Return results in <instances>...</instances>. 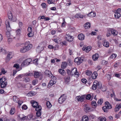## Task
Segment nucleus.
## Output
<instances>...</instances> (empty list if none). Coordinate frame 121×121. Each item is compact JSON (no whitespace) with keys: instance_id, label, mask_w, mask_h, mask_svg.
I'll use <instances>...</instances> for the list:
<instances>
[{"instance_id":"nucleus-1","label":"nucleus","mask_w":121,"mask_h":121,"mask_svg":"<svg viewBox=\"0 0 121 121\" xmlns=\"http://www.w3.org/2000/svg\"><path fill=\"white\" fill-rule=\"evenodd\" d=\"M5 23L7 30L6 33V36L8 39H11L12 38V36L10 35V33L11 29L9 24V22L8 20H7L5 21Z\"/></svg>"},{"instance_id":"nucleus-2","label":"nucleus","mask_w":121,"mask_h":121,"mask_svg":"<svg viewBox=\"0 0 121 121\" xmlns=\"http://www.w3.org/2000/svg\"><path fill=\"white\" fill-rule=\"evenodd\" d=\"M6 78L4 76L3 77L0 78V86L2 88H4L7 85V82L6 81Z\"/></svg>"},{"instance_id":"nucleus-3","label":"nucleus","mask_w":121,"mask_h":121,"mask_svg":"<svg viewBox=\"0 0 121 121\" xmlns=\"http://www.w3.org/2000/svg\"><path fill=\"white\" fill-rule=\"evenodd\" d=\"M105 106L103 107L102 109L104 112H107L108 111L109 109L112 108V106L108 102H105Z\"/></svg>"},{"instance_id":"nucleus-4","label":"nucleus","mask_w":121,"mask_h":121,"mask_svg":"<svg viewBox=\"0 0 121 121\" xmlns=\"http://www.w3.org/2000/svg\"><path fill=\"white\" fill-rule=\"evenodd\" d=\"M52 77L53 78H52V79L50 80L48 84V88L52 86L56 83V81L55 80H56V77L54 76H53Z\"/></svg>"},{"instance_id":"nucleus-5","label":"nucleus","mask_w":121,"mask_h":121,"mask_svg":"<svg viewBox=\"0 0 121 121\" xmlns=\"http://www.w3.org/2000/svg\"><path fill=\"white\" fill-rule=\"evenodd\" d=\"M14 55L13 53L12 52H9L7 55L5 61L6 62H8L10 59L13 57Z\"/></svg>"},{"instance_id":"nucleus-6","label":"nucleus","mask_w":121,"mask_h":121,"mask_svg":"<svg viewBox=\"0 0 121 121\" xmlns=\"http://www.w3.org/2000/svg\"><path fill=\"white\" fill-rule=\"evenodd\" d=\"M66 99V97L64 95H62L59 99H58V102L60 104H62L64 102Z\"/></svg>"},{"instance_id":"nucleus-7","label":"nucleus","mask_w":121,"mask_h":121,"mask_svg":"<svg viewBox=\"0 0 121 121\" xmlns=\"http://www.w3.org/2000/svg\"><path fill=\"white\" fill-rule=\"evenodd\" d=\"M40 107H39L38 108H36L35 109V110L36 111H37V112L36 113V116L38 117H39L41 115V110L42 108L41 106H39Z\"/></svg>"},{"instance_id":"nucleus-8","label":"nucleus","mask_w":121,"mask_h":121,"mask_svg":"<svg viewBox=\"0 0 121 121\" xmlns=\"http://www.w3.org/2000/svg\"><path fill=\"white\" fill-rule=\"evenodd\" d=\"M75 17L76 18H86V16L84 15L81 14V13H78L75 15Z\"/></svg>"},{"instance_id":"nucleus-9","label":"nucleus","mask_w":121,"mask_h":121,"mask_svg":"<svg viewBox=\"0 0 121 121\" xmlns=\"http://www.w3.org/2000/svg\"><path fill=\"white\" fill-rule=\"evenodd\" d=\"M31 59L29 58L26 59L23 62L22 65L25 66L28 65L31 61Z\"/></svg>"},{"instance_id":"nucleus-10","label":"nucleus","mask_w":121,"mask_h":121,"mask_svg":"<svg viewBox=\"0 0 121 121\" xmlns=\"http://www.w3.org/2000/svg\"><path fill=\"white\" fill-rule=\"evenodd\" d=\"M41 73L40 72L36 71H34V77L35 78H39L40 76H41Z\"/></svg>"},{"instance_id":"nucleus-11","label":"nucleus","mask_w":121,"mask_h":121,"mask_svg":"<svg viewBox=\"0 0 121 121\" xmlns=\"http://www.w3.org/2000/svg\"><path fill=\"white\" fill-rule=\"evenodd\" d=\"M102 40L103 42V46L106 47H108L109 46V43L105 39L103 38L102 39Z\"/></svg>"},{"instance_id":"nucleus-12","label":"nucleus","mask_w":121,"mask_h":121,"mask_svg":"<svg viewBox=\"0 0 121 121\" xmlns=\"http://www.w3.org/2000/svg\"><path fill=\"white\" fill-rule=\"evenodd\" d=\"M91 46H89L87 47L84 46L82 48L83 51H84L86 52H88L91 50Z\"/></svg>"},{"instance_id":"nucleus-13","label":"nucleus","mask_w":121,"mask_h":121,"mask_svg":"<svg viewBox=\"0 0 121 121\" xmlns=\"http://www.w3.org/2000/svg\"><path fill=\"white\" fill-rule=\"evenodd\" d=\"M108 30L109 31L111 32V34H112L114 36L117 35L118 34V32L117 30L112 29H110Z\"/></svg>"},{"instance_id":"nucleus-14","label":"nucleus","mask_w":121,"mask_h":121,"mask_svg":"<svg viewBox=\"0 0 121 121\" xmlns=\"http://www.w3.org/2000/svg\"><path fill=\"white\" fill-rule=\"evenodd\" d=\"M44 73L48 77L52 78V77L53 76V75L51 73V72L48 70H46L45 71Z\"/></svg>"},{"instance_id":"nucleus-15","label":"nucleus","mask_w":121,"mask_h":121,"mask_svg":"<svg viewBox=\"0 0 121 121\" xmlns=\"http://www.w3.org/2000/svg\"><path fill=\"white\" fill-rule=\"evenodd\" d=\"M72 36H71L69 34H66L65 35V37L67 40L69 42L73 40V38Z\"/></svg>"},{"instance_id":"nucleus-16","label":"nucleus","mask_w":121,"mask_h":121,"mask_svg":"<svg viewBox=\"0 0 121 121\" xmlns=\"http://www.w3.org/2000/svg\"><path fill=\"white\" fill-rule=\"evenodd\" d=\"M32 104L33 107L35 108V109L36 108H38L39 107H40L39 106H41L40 105H39L38 103L35 101H33Z\"/></svg>"},{"instance_id":"nucleus-17","label":"nucleus","mask_w":121,"mask_h":121,"mask_svg":"<svg viewBox=\"0 0 121 121\" xmlns=\"http://www.w3.org/2000/svg\"><path fill=\"white\" fill-rule=\"evenodd\" d=\"M44 49V48L43 47H40L39 46L36 49V51L37 52L40 53Z\"/></svg>"},{"instance_id":"nucleus-18","label":"nucleus","mask_w":121,"mask_h":121,"mask_svg":"<svg viewBox=\"0 0 121 121\" xmlns=\"http://www.w3.org/2000/svg\"><path fill=\"white\" fill-rule=\"evenodd\" d=\"M94 83L96 84L97 85V87L99 89H100L101 88L102 85L100 82L97 81H96Z\"/></svg>"},{"instance_id":"nucleus-19","label":"nucleus","mask_w":121,"mask_h":121,"mask_svg":"<svg viewBox=\"0 0 121 121\" xmlns=\"http://www.w3.org/2000/svg\"><path fill=\"white\" fill-rule=\"evenodd\" d=\"M99 57V55L98 54L96 53L92 56V58L95 61L98 59Z\"/></svg>"},{"instance_id":"nucleus-20","label":"nucleus","mask_w":121,"mask_h":121,"mask_svg":"<svg viewBox=\"0 0 121 121\" xmlns=\"http://www.w3.org/2000/svg\"><path fill=\"white\" fill-rule=\"evenodd\" d=\"M78 38L79 40H83L85 38V36L82 34H80L78 35Z\"/></svg>"},{"instance_id":"nucleus-21","label":"nucleus","mask_w":121,"mask_h":121,"mask_svg":"<svg viewBox=\"0 0 121 121\" xmlns=\"http://www.w3.org/2000/svg\"><path fill=\"white\" fill-rule=\"evenodd\" d=\"M70 76L69 75L66 76L65 78V83H67L70 81Z\"/></svg>"},{"instance_id":"nucleus-22","label":"nucleus","mask_w":121,"mask_h":121,"mask_svg":"<svg viewBox=\"0 0 121 121\" xmlns=\"http://www.w3.org/2000/svg\"><path fill=\"white\" fill-rule=\"evenodd\" d=\"M97 75L98 74L97 72L95 71L92 74V78L93 79H95L96 78Z\"/></svg>"},{"instance_id":"nucleus-23","label":"nucleus","mask_w":121,"mask_h":121,"mask_svg":"<svg viewBox=\"0 0 121 121\" xmlns=\"http://www.w3.org/2000/svg\"><path fill=\"white\" fill-rule=\"evenodd\" d=\"M76 98L78 101H82L84 99V98L83 97L81 96H77Z\"/></svg>"},{"instance_id":"nucleus-24","label":"nucleus","mask_w":121,"mask_h":121,"mask_svg":"<svg viewBox=\"0 0 121 121\" xmlns=\"http://www.w3.org/2000/svg\"><path fill=\"white\" fill-rule=\"evenodd\" d=\"M67 65V64L66 62H62L61 65V67L62 69H65Z\"/></svg>"},{"instance_id":"nucleus-25","label":"nucleus","mask_w":121,"mask_h":121,"mask_svg":"<svg viewBox=\"0 0 121 121\" xmlns=\"http://www.w3.org/2000/svg\"><path fill=\"white\" fill-rule=\"evenodd\" d=\"M115 17L116 18H119L121 17V14L118 12H116L114 14Z\"/></svg>"},{"instance_id":"nucleus-26","label":"nucleus","mask_w":121,"mask_h":121,"mask_svg":"<svg viewBox=\"0 0 121 121\" xmlns=\"http://www.w3.org/2000/svg\"><path fill=\"white\" fill-rule=\"evenodd\" d=\"M25 47L27 51H28L32 48L33 46L31 44H29V45L25 46Z\"/></svg>"},{"instance_id":"nucleus-27","label":"nucleus","mask_w":121,"mask_h":121,"mask_svg":"<svg viewBox=\"0 0 121 121\" xmlns=\"http://www.w3.org/2000/svg\"><path fill=\"white\" fill-rule=\"evenodd\" d=\"M58 71L59 73L62 75H63L65 73V70L61 69H59Z\"/></svg>"},{"instance_id":"nucleus-28","label":"nucleus","mask_w":121,"mask_h":121,"mask_svg":"<svg viewBox=\"0 0 121 121\" xmlns=\"http://www.w3.org/2000/svg\"><path fill=\"white\" fill-rule=\"evenodd\" d=\"M27 51L25 47H23L21 48L20 52L22 53H24Z\"/></svg>"},{"instance_id":"nucleus-29","label":"nucleus","mask_w":121,"mask_h":121,"mask_svg":"<svg viewBox=\"0 0 121 121\" xmlns=\"http://www.w3.org/2000/svg\"><path fill=\"white\" fill-rule=\"evenodd\" d=\"M84 27L86 29L89 28L91 27V25L89 22H87L84 25Z\"/></svg>"},{"instance_id":"nucleus-30","label":"nucleus","mask_w":121,"mask_h":121,"mask_svg":"<svg viewBox=\"0 0 121 121\" xmlns=\"http://www.w3.org/2000/svg\"><path fill=\"white\" fill-rule=\"evenodd\" d=\"M82 121H88L89 118L86 116H84L82 117Z\"/></svg>"},{"instance_id":"nucleus-31","label":"nucleus","mask_w":121,"mask_h":121,"mask_svg":"<svg viewBox=\"0 0 121 121\" xmlns=\"http://www.w3.org/2000/svg\"><path fill=\"white\" fill-rule=\"evenodd\" d=\"M21 29H19L16 31V35L18 37L19 36L21 35Z\"/></svg>"},{"instance_id":"nucleus-32","label":"nucleus","mask_w":121,"mask_h":121,"mask_svg":"<svg viewBox=\"0 0 121 121\" xmlns=\"http://www.w3.org/2000/svg\"><path fill=\"white\" fill-rule=\"evenodd\" d=\"M95 12H91L90 13L88 14L87 15L91 17H95Z\"/></svg>"},{"instance_id":"nucleus-33","label":"nucleus","mask_w":121,"mask_h":121,"mask_svg":"<svg viewBox=\"0 0 121 121\" xmlns=\"http://www.w3.org/2000/svg\"><path fill=\"white\" fill-rule=\"evenodd\" d=\"M85 73L87 75L89 76H91L92 74L91 71L88 70H86V71Z\"/></svg>"},{"instance_id":"nucleus-34","label":"nucleus","mask_w":121,"mask_h":121,"mask_svg":"<svg viewBox=\"0 0 121 121\" xmlns=\"http://www.w3.org/2000/svg\"><path fill=\"white\" fill-rule=\"evenodd\" d=\"M121 108V103L119 105H117L116 107V111H117Z\"/></svg>"},{"instance_id":"nucleus-35","label":"nucleus","mask_w":121,"mask_h":121,"mask_svg":"<svg viewBox=\"0 0 121 121\" xmlns=\"http://www.w3.org/2000/svg\"><path fill=\"white\" fill-rule=\"evenodd\" d=\"M13 67L16 68L17 69V71L20 70V69H19L20 66L19 65L17 64H14L13 66Z\"/></svg>"},{"instance_id":"nucleus-36","label":"nucleus","mask_w":121,"mask_h":121,"mask_svg":"<svg viewBox=\"0 0 121 121\" xmlns=\"http://www.w3.org/2000/svg\"><path fill=\"white\" fill-rule=\"evenodd\" d=\"M83 61V59L82 57H79L78 62V65H79Z\"/></svg>"},{"instance_id":"nucleus-37","label":"nucleus","mask_w":121,"mask_h":121,"mask_svg":"<svg viewBox=\"0 0 121 121\" xmlns=\"http://www.w3.org/2000/svg\"><path fill=\"white\" fill-rule=\"evenodd\" d=\"M8 17L9 19L11 20L13 18V16L12 13L11 12H9L8 13Z\"/></svg>"},{"instance_id":"nucleus-38","label":"nucleus","mask_w":121,"mask_h":121,"mask_svg":"<svg viewBox=\"0 0 121 121\" xmlns=\"http://www.w3.org/2000/svg\"><path fill=\"white\" fill-rule=\"evenodd\" d=\"M117 55L116 54H112L110 56L109 58H111L112 59H114L117 56Z\"/></svg>"},{"instance_id":"nucleus-39","label":"nucleus","mask_w":121,"mask_h":121,"mask_svg":"<svg viewBox=\"0 0 121 121\" xmlns=\"http://www.w3.org/2000/svg\"><path fill=\"white\" fill-rule=\"evenodd\" d=\"M13 101L16 103H17L18 102V99L16 96H13Z\"/></svg>"},{"instance_id":"nucleus-40","label":"nucleus","mask_w":121,"mask_h":121,"mask_svg":"<svg viewBox=\"0 0 121 121\" xmlns=\"http://www.w3.org/2000/svg\"><path fill=\"white\" fill-rule=\"evenodd\" d=\"M23 80L25 82H29L30 81V79L29 78L26 77L23 78Z\"/></svg>"},{"instance_id":"nucleus-41","label":"nucleus","mask_w":121,"mask_h":121,"mask_svg":"<svg viewBox=\"0 0 121 121\" xmlns=\"http://www.w3.org/2000/svg\"><path fill=\"white\" fill-rule=\"evenodd\" d=\"M46 104L47 107L48 108H50L52 106V105L49 101H47Z\"/></svg>"},{"instance_id":"nucleus-42","label":"nucleus","mask_w":121,"mask_h":121,"mask_svg":"<svg viewBox=\"0 0 121 121\" xmlns=\"http://www.w3.org/2000/svg\"><path fill=\"white\" fill-rule=\"evenodd\" d=\"M14 113V108H12L10 111V114L11 115H13Z\"/></svg>"},{"instance_id":"nucleus-43","label":"nucleus","mask_w":121,"mask_h":121,"mask_svg":"<svg viewBox=\"0 0 121 121\" xmlns=\"http://www.w3.org/2000/svg\"><path fill=\"white\" fill-rule=\"evenodd\" d=\"M97 87V85H96V84L94 83L92 87V89L94 90H95L96 89Z\"/></svg>"},{"instance_id":"nucleus-44","label":"nucleus","mask_w":121,"mask_h":121,"mask_svg":"<svg viewBox=\"0 0 121 121\" xmlns=\"http://www.w3.org/2000/svg\"><path fill=\"white\" fill-rule=\"evenodd\" d=\"M91 104L92 106H94V107H96V102L95 101H92V102Z\"/></svg>"},{"instance_id":"nucleus-45","label":"nucleus","mask_w":121,"mask_h":121,"mask_svg":"<svg viewBox=\"0 0 121 121\" xmlns=\"http://www.w3.org/2000/svg\"><path fill=\"white\" fill-rule=\"evenodd\" d=\"M27 108V106L25 104H24L23 105L22 107V109L23 110H26Z\"/></svg>"},{"instance_id":"nucleus-46","label":"nucleus","mask_w":121,"mask_h":121,"mask_svg":"<svg viewBox=\"0 0 121 121\" xmlns=\"http://www.w3.org/2000/svg\"><path fill=\"white\" fill-rule=\"evenodd\" d=\"M0 52H2L3 53H5L6 52L5 49L2 48L1 47H0Z\"/></svg>"},{"instance_id":"nucleus-47","label":"nucleus","mask_w":121,"mask_h":121,"mask_svg":"<svg viewBox=\"0 0 121 121\" xmlns=\"http://www.w3.org/2000/svg\"><path fill=\"white\" fill-rule=\"evenodd\" d=\"M37 80L36 79H35L33 80L32 82V84L33 85H35L37 82Z\"/></svg>"},{"instance_id":"nucleus-48","label":"nucleus","mask_w":121,"mask_h":121,"mask_svg":"<svg viewBox=\"0 0 121 121\" xmlns=\"http://www.w3.org/2000/svg\"><path fill=\"white\" fill-rule=\"evenodd\" d=\"M26 116H25L24 115H23V116L22 117H20V119L23 121L25 120L26 119Z\"/></svg>"},{"instance_id":"nucleus-49","label":"nucleus","mask_w":121,"mask_h":121,"mask_svg":"<svg viewBox=\"0 0 121 121\" xmlns=\"http://www.w3.org/2000/svg\"><path fill=\"white\" fill-rule=\"evenodd\" d=\"M27 35L28 37H31L33 35V34L32 33V32H29L27 34Z\"/></svg>"},{"instance_id":"nucleus-50","label":"nucleus","mask_w":121,"mask_h":121,"mask_svg":"<svg viewBox=\"0 0 121 121\" xmlns=\"http://www.w3.org/2000/svg\"><path fill=\"white\" fill-rule=\"evenodd\" d=\"M91 97V96L90 94H89L87 95L86 96V98L87 99H90Z\"/></svg>"},{"instance_id":"nucleus-51","label":"nucleus","mask_w":121,"mask_h":121,"mask_svg":"<svg viewBox=\"0 0 121 121\" xmlns=\"http://www.w3.org/2000/svg\"><path fill=\"white\" fill-rule=\"evenodd\" d=\"M103 102V99H99L98 102V103L99 104H100V105Z\"/></svg>"},{"instance_id":"nucleus-52","label":"nucleus","mask_w":121,"mask_h":121,"mask_svg":"<svg viewBox=\"0 0 121 121\" xmlns=\"http://www.w3.org/2000/svg\"><path fill=\"white\" fill-rule=\"evenodd\" d=\"M106 77L108 80H109L111 79V75L108 74H107L106 75Z\"/></svg>"},{"instance_id":"nucleus-53","label":"nucleus","mask_w":121,"mask_h":121,"mask_svg":"<svg viewBox=\"0 0 121 121\" xmlns=\"http://www.w3.org/2000/svg\"><path fill=\"white\" fill-rule=\"evenodd\" d=\"M6 71H5L4 68H2L1 69V73L3 74H5L6 73Z\"/></svg>"},{"instance_id":"nucleus-54","label":"nucleus","mask_w":121,"mask_h":121,"mask_svg":"<svg viewBox=\"0 0 121 121\" xmlns=\"http://www.w3.org/2000/svg\"><path fill=\"white\" fill-rule=\"evenodd\" d=\"M81 81L82 83H86L87 82L86 79L84 78L82 79L81 80Z\"/></svg>"},{"instance_id":"nucleus-55","label":"nucleus","mask_w":121,"mask_h":121,"mask_svg":"<svg viewBox=\"0 0 121 121\" xmlns=\"http://www.w3.org/2000/svg\"><path fill=\"white\" fill-rule=\"evenodd\" d=\"M74 74L75 77L77 78L79 76V73L77 71L76 72L74 73Z\"/></svg>"},{"instance_id":"nucleus-56","label":"nucleus","mask_w":121,"mask_h":121,"mask_svg":"<svg viewBox=\"0 0 121 121\" xmlns=\"http://www.w3.org/2000/svg\"><path fill=\"white\" fill-rule=\"evenodd\" d=\"M77 71V69L76 68H74L73 69H71V72L73 71L74 73H75Z\"/></svg>"},{"instance_id":"nucleus-57","label":"nucleus","mask_w":121,"mask_h":121,"mask_svg":"<svg viewBox=\"0 0 121 121\" xmlns=\"http://www.w3.org/2000/svg\"><path fill=\"white\" fill-rule=\"evenodd\" d=\"M85 111L86 112H87L89 111L90 108L89 107H86L85 108Z\"/></svg>"},{"instance_id":"nucleus-58","label":"nucleus","mask_w":121,"mask_h":121,"mask_svg":"<svg viewBox=\"0 0 121 121\" xmlns=\"http://www.w3.org/2000/svg\"><path fill=\"white\" fill-rule=\"evenodd\" d=\"M79 58V57H77L74 60V61L76 63H77L78 65V60Z\"/></svg>"},{"instance_id":"nucleus-59","label":"nucleus","mask_w":121,"mask_h":121,"mask_svg":"<svg viewBox=\"0 0 121 121\" xmlns=\"http://www.w3.org/2000/svg\"><path fill=\"white\" fill-rule=\"evenodd\" d=\"M28 31L29 32H32V29L31 27H29L28 29Z\"/></svg>"},{"instance_id":"nucleus-60","label":"nucleus","mask_w":121,"mask_h":121,"mask_svg":"<svg viewBox=\"0 0 121 121\" xmlns=\"http://www.w3.org/2000/svg\"><path fill=\"white\" fill-rule=\"evenodd\" d=\"M41 6H42L43 8H45L46 6V5L45 3H43L41 4Z\"/></svg>"},{"instance_id":"nucleus-61","label":"nucleus","mask_w":121,"mask_h":121,"mask_svg":"<svg viewBox=\"0 0 121 121\" xmlns=\"http://www.w3.org/2000/svg\"><path fill=\"white\" fill-rule=\"evenodd\" d=\"M97 39H99V40H100L101 39L102 40V39H102V36L100 35H98L97 37Z\"/></svg>"},{"instance_id":"nucleus-62","label":"nucleus","mask_w":121,"mask_h":121,"mask_svg":"<svg viewBox=\"0 0 121 121\" xmlns=\"http://www.w3.org/2000/svg\"><path fill=\"white\" fill-rule=\"evenodd\" d=\"M30 42L29 41H27L25 43V46H26L27 45H29V44H30Z\"/></svg>"},{"instance_id":"nucleus-63","label":"nucleus","mask_w":121,"mask_h":121,"mask_svg":"<svg viewBox=\"0 0 121 121\" xmlns=\"http://www.w3.org/2000/svg\"><path fill=\"white\" fill-rule=\"evenodd\" d=\"M48 48L50 49H52L54 48V47L52 45H49L48 46Z\"/></svg>"},{"instance_id":"nucleus-64","label":"nucleus","mask_w":121,"mask_h":121,"mask_svg":"<svg viewBox=\"0 0 121 121\" xmlns=\"http://www.w3.org/2000/svg\"><path fill=\"white\" fill-rule=\"evenodd\" d=\"M100 121H106V119L104 117H102Z\"/></svg>"}]
</instances>
